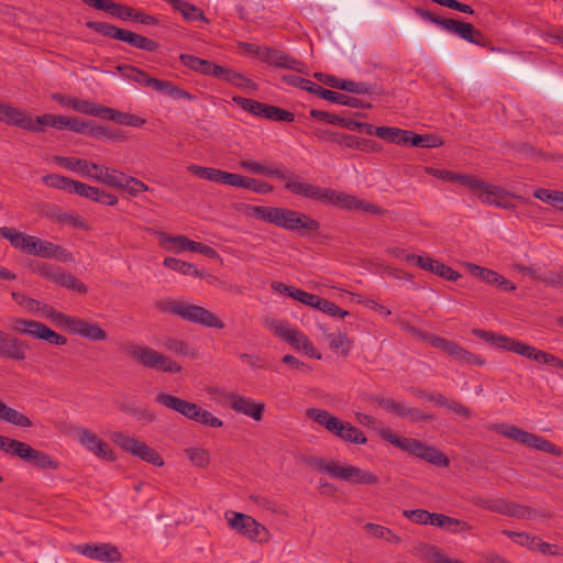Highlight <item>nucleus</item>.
<instances>
[{"label": "nucleus", "instance_id": "nucleus-61", "mask_svg": "<svg viewBox=\"0 0 563 563\" xmlns=\"http://www.w3.org/2000/svg\"><path fill=\"white\" fill-rule=\"evenodd\" d=\"M265 119L276 122H292L295 120V114L279 107L269 106Z\"/></svg>", "mask_w": 563, "mask_h": 563}, {"label": "nucleus", "instance_id": "nucleus-32", "mask_svg": "<svg viewBox=\"0 0 563 563\" xmlns=\"http://www.w3.org/2000/svg\"><path fill=\"white\" fill-rule=\"evenodd\" d=\"M124 76L142 86L151 87L152 89L162 92L167 85L166 80H161L151 77L148 74L133 66L125 67Z\"/></svg>", "mask_w": 563, "mask_h": 563}, {"label": "nucleus", "instance_id": "nucleus-42", "mask_svg": "<svg viewBox=\"0 0 563 563\" xmlns=\"http://www.w3.org/2000/svg\"><path fill=\"white\" fill-rule=\"evenodd\" d=\"M73 110L87 114L92 115L96 118L104 119L107 107L97 104L95 102H91L89 100H82V99H75V103L73 104Z\"/></svg>", "mask_w": 563, "mask_h": 563}, {"label": "nucleus", "instance_id": "nucleus-47", "mask_svg": "<svg viewBox=\"0 0 563 563\" xmlns=\"http://www.w3.org/2000/svg\"><path fill=\"white\" fill-rule=\"evenodd\" d=\"M533 196L537 199L563 211V191L539 188L534 191Z\"/></svg>", "mask_w": 563, "mask_h": 563}, {"label": "nucleus", "instance_id": "nucleus-9", "mask_svg": "<svg viewBox=\"0 0 563 563\" xmlns=\"http://www.w3.org/2000/svg\"><path fill=\"white\" fill-rule=\"evenodd\" d=\"M400 324L404 330L408 331L409 333H411L415 336H419L422 340L428 341L432 346L445 352L446 354H449L450 356H452L453 358H455L460 362H463V363H466L470 365H478V366H483L485 364L484 358L471 353L470 351L463 349L461 345H459L457 343H455L453 341H449L444 338H440V336H437L433 334L422 333L415 327L409 325L408 323H405V322H401Z\"/></svg>", "mask_w": 563, "mask_h": 563}, {"label": "nucleus", "instance_id": "nucleus-18", "mask_svg": "<svg viewBox=\"0 0 563 563\" xmlns=\"http://www.w3.org/2000/svg\"><path fill=\"white\" fill-rule=\"evenodd\" d=\"M57 130H68L91 137H97L101 134H106V130L102 125L97 124L93 121L81 120L73 117L58 115L57 117Z\"/></svg>", "mask_w": 563, "mask_h": 563}, {"label": "nucleus", "instance_id": "nucleus-41", "mask_svg": "<svg viewBox=\"0 0 563 563\" xmlns=\"http://www.w3.org/2000/svg\"><path fill=\"white\" fill-rule=\"evenodd\" d=\"M190 239L185 235H170L167 233L159 234V243L169 251L181 252L188 251L191 244Z\"/></svg>", "mask_w": 563, "mask_h": 563}, {"label": "nucleus", "instance_id": "nucleus-22", "mask_svg": "<svg viewBox=\"0 0 563 563\" xmlns=\"http://www.w3.org/2000/svg\"><path fill=\"white\" fill-rule=\"evenodd\" d=\"M25 347L21 340L0 330V357L23 361L26 358Z\"/></svg>", "mask_w": 563, "mask_h": 563}, {"label": "nucleus", "instance_id": "nucleus-16", "mask_svg": "<svg viewBox=\"0 0 563 563\" xmlns=\"http://www.w3.org/2000/svg\"><path fill=\"white\" fill-rule=\"evenodd\" d=\"M73 549L79 554L101 562L114 563L122 559L118 548L110 543H85L74 545Z\"/></svg>", "mask_w": 563, "mask_h": 563}, {"label": "nucleus", "instance_id": "nucleus-35", "mask_svg": "<svg viewBox=\"0 0 563 563\" xmlns=\"http://www.w3.org/2000/svg\"><path fill=\"white\" fill-rule=\"evenodd\" d=\"M103 120H110L119 124H124L129 126H142L145 124L146 120L129 112H121L117 109L107 107L106 117Z\"/></svg>", "mask_w": 563, "mask_h": 563}, {"label": "nucleus", "instance_id": "nucleus-36", "mask_svg": "<svg viewBox=\"0 0 563 563\" xmlns=\"http://www.w3.org/2000/svg\"><path fill=\"white\" fill-rule=\"evenodd\" d=\"M0 420L22 428H30L33 426L32 421L24 413L7 406L1 399Z\"/></svg>", "mask_w": 563, "mask_h": 563}, {"label": "nucleus", "instance_id": "nucleus-40", "mask_svg": "<svg viewBox=\"0 0 563 563\" xmlns=\"http://www.w3.org/2000/svg\"><path fill=\"white\" fill-rule=\"evenodd\" d=\"M190 463L199 468H207L211 463L209 450L202 446H189L184 450Z\"/></svg>", "mask_w": 563, "mask_h": 563}, {"label": "nucleus", "instance_id": "nucleus-56", "mask_svg": "<svg viewBox=\"0 0 563 563\" xmlns=\"http://www.w3.org/2000/svg\"><path fill=\"white\" fill-rule=\"evenodd\" d=\"M108 9H104V12L110 13L111 15L119 18L121 20H132L133 21V13L135 12V9L123 5L121 3L113 2L112 0H108L107 5Z\"/></svg>", "mask_w": 563, "mask_h": 563}, {"label": "nucleus", "instance_id": "nucleus-38", "mask_svg": "<svg viewBox=\"0 0 563 563\" xmlns=\"http://www.w3.org/2000/svg\"><path fill=\"white\" fill-rule=\"evenodd\" d=\"M164 266L168 269L179 272L185 276L196 277V278H205L202 272H199L192 264L184 262L181 260L175 257H166L164 260Z\"/></svg>", "mask_w": 563, "mask_h": 563}, {"label": "nucleus", "instance_id": "nucleus-27", "mask_svg": "<svg viewBox=\"0 0 563 563\" xmlns=\"http://www.w3.org/2000/svg\"><path fill=\"white\" fill-rule=\"evenodd\" d=\"M0 236L8 240L10 244L22 253L30 255L34 235L18 231L14 228H0Z\"/></svg>", "mask_w": 563, "mask_h": 563}, {"label": "nucleus", "instance_id": "nucleus-15", "mask_svg": "<svg viewBox=\"0 0 563 563\" xmlns=\"http://www.w3.org/2000/svg\"><path fill=\"white\" fill-rule=\"evenodd\" d=\"M75 437L79 444L96 457L109 462L117 460V455L110 444L89 428L82 426L76 427Z\"/></svg>", "mask_w": 563, "mask_h": 563}, {"label": "nucleus", "instance_id": "nucleus-46", "mask_svg": "<svg viewBox=\"0 0 563 563\" xmlns=\"http://www.w3.org/2000/svg\"><path fill=\"white\" fill-rule=\"evenodd\" d=\"M309 114L311 118H313L316 120H320V121H324V122H328L331 124L340 125V126L349 129V130H351V128H352L351 124H352L353 120L341 117V115L332 114L330 112L321 111V110H317V109H311Z\"/></svg>", "mask_w": 563, "mask_h": 563}, {"label": "nucleus", "instance_id": "nucleus-20", "mask_svg": "<svg viewBox=\"0 0 563 563\" xmlns=\"http://www.w3.org/2000/svg\"><path fill=\"white\" fill-rule=\"evenodd\" d=\"M30 255L43 258H55L60 262H70L74 260L73 254L65 247L37 236L33 238Z\"/></svg>", "mask_w": 563, "mask_h": 563}, {"label": "nucleus", "instance_id": "nucleus-33", "mask_svg": "<svg viewBox=\"0 0 563 563\" xmlns=\"http://www.w3.org/2000/svg\"><path fill=\"white\" fill-rule=\"evenodd\" d=\"M71 333L91 341H103L107 339L106 331L102 330L98 324L88 322L80 318H76Z\"/></svg>", "mask_w": 563, "mask_h": 563}, {"label": "nucleus", "instance_id": "nucleus-6", "mask_svg": "<svg viewBox=\"0 0 563 563\" xmlns=\"http://www.w3.org/2000/svg\"><path fill=\"white\" fill-rule=\"evenodd\" d=\"M312 466L319 472L328 473L333 478L343 479L351 484L375 485L378 483L377 475L354 465L341 464L332 460L314 459Z\"/></svg>", "mask_w": 563, "mask_h": 563}, {"label": "nucleus", "instance_id": "nucleus-54", "mask_svg": "<svg viewBox=\"0 0 563 563\" xmlns=\"http://www.w3.org/2000/svg\"><path fill=\"white\" fill-rule=\"evenodd\" d=\"M42 180L48 187L62 189L69 194H73V184L76 183L74 179L57 174L46 175Z\"/></svg>", "mask_w": 563, "mask_h": 563}, {"label": "nucleus", "instance_id": "nucleus-4", "mask_svg": "<svg viewBox=\"0 0 563 563\" xmlns=\"http://www.w3.org/2000/svg\"><path fill=\"white\" fill-rule=\"evenodd\" d=\"M307 417L323 427L327 431L344 442L365 444L367 438L362 430L347 421H343L324 409L311 408L307 410Z\"/></svg>", "mask_w": 563, "mask_h": 563}, {"label": "nucleus", "instance_id": "nucleus-58", "mask_svg": "<svg viewBox=\"0 0 563 563\" xmlns=\"http://www.w3.org/2000/svg\"><path fill=\"white\" fill-rule=\"evenodd\" d=\"M194 421L209 426L212 428H221L223 426L222 420L213 416L210 411L202 409L201 407H197V412L194 415Z\"/></svg>", "mask_w": 563, "mask_h": 563}, {"label": "nucleus", "instance_id": "nucleus-55", "mask_svg": "<svg viewBox=\"0 0 563 563\" xmlns=\"http://www.w3.org/2000/svg\"><path fill=\"white\" fill-rule=\"evenodd\" d=\"M375 401L379 407L386 411L394 413L398 417H405L407 412V405L400 401H396L393 398L377 397Z\"/></svg>", "mask_w": 563, "mask_h": 563}, {"label": "nucleus", "instance_id": "nucleus-52", "mask_svg": "<svg viewBox=\"0 0 563 563\" xmlns=\"http://www.w3.org/2000/svg\"><path fill=\"white\" fill-rule=\"evenodd\" d=\"M456 35L461 36L463 40L470 43L485 45L482 32L476 30L471 23L462 21L457 29Z\"/></svg>", "mask_w": 563, "mask_h": 563}, {"label": "nucleus", "instance_id": "nucleus-1", "mask_svg": "<svg viewBox=\"0 0 563 563\" xmlns=\"http://www.w3.org/2000/svg\"><path fill=\"white\" fill-rule=\"evenodd\" d=\"M285 188L295 195L340 207L345 210H361L374 214H384L386 212L383 208L352 195L331 188L314 186L305 181H290L285 184Z\"/></svg>", "mask_w": 563, "mask_h": 563}, {"label": "nucleus", "instance_id": "nucleus-23", "mask_svg": "<svg viewBox=\"0 0 563 563\" xmlns=\"http://www.w3.org/2000/svg\"><path fill=\"white\" fill-rule=\"evenodd\" d=\"M264 63L285 69H291L298 73H306V65L291 57L290 55L268 47L266 55L264 56Z\"/></svg>", "mask_w": 563, "mask_h": 563}, {"label": "nucleus", "instance_id": "nucleus-29", "mask_svg": "<svg viewBox=\"0 0 563 563\" xmlns=\"http://www.w3.org/2000/svg\"><path fill=\"white\" fill-rule=\"evenodd\" d=\"M53 159L59 166L66 169L78 173L82 177L93 179L95 169L92 166L95 163H89L88 161L81 158L66 156H54Z\"/></svg>", "mask_w": 563, "mask_h": 563}, {"label": "nucleus", "instance_id": "nucleus-43", "mask_svg": "<svg viewBox=\"0 0 563 563\" xmlns=\"http://www.w3.org/2000/svg\"><path fill=\"white\" fill-rule=\"evenodd\" d=\"M464 268L470 273V275L473 278H478L482 279L483 282H508V279H506L498 273L485 267H481L475 264L466 263L464 265Z\"/></svg>", "mask_w": 563, "mask_h": 563}, {"label": "nucleus", "instance_id": "nucleus-19", "mask_svg": "<svg viewBox=\"0 0 563 563\" xmlns=\"http://www.w3.org/2000/svg\"><path fill=\"white\" fill-rule=\"evenodd\" d=\"M292 209L287 208H278V207H265V206H254L253 207V216L262 221L267 223H272L276 227L288 230L291 221V217L294 216Z\"/></svg>", "mask_w": 563, "mask_h": 563}, {"label": "nucleus", "instance_id": "nucleus-14", "mask_svg": "<svg viewBox=\"0 0 563 563\" xmlns=\"http://www.w3.org/2000/svg\"><path fill=\"white\" fill-rule=\"evenodd\" d=\"M9 328L20 334L43 340L53 345L62 346L67 343L66 336L53 331L40 321L23 318H11L9 321Z\"/></svg>", "mask_w": 563, "mask_h": 563}, {"label": "nucleus", "instance_id": "nucleus-10", "mask_svg": "<svg viewBox=\"0 0 563 563\" xmlns=\"http://www.w3.org/2000/svg\"><path fill=\"white\" fill-rule=\"evenodd\" d=\"M282 80L288 85L299 87L302 90L309 91V92H311L324 100L333 102V103L347 106L351 108H365V107L369 108L371 107V104H365V102L358 98L325 89V88L319 86L318 84H316L309 79L299 77L297 75H284V76H282Z\"/></svg>", "mask_w": 563, "mask_h": 563}, {"label": "nucleus", "instance_id": "nucleus-48", "mask_svg": "<svg viewBox=\"0 0 563 563\" xmlns=\"http://www.w3.org/2000/svg\"><path fill=\"white\" fill-rule=\"evenodd\" d=\"M409 145L421 148H433L443 145V141L441 140V137L434 134L422 135L411 132Z\"/></svg>", "mask_w": 563, "mask_h": 563}, {"label": "nucleus", "instance_id": "nucleus-25", "mask_svg": "<svg viewBox=\"0 0 563 563\" xmlns=\"http://www.w3.org/2000/svg\"><path fill=\"white\" fill-rule=\"evenodd\" d=\"M473 333L476 336L484 339L485 341L496 345L500 350L509 351V352H512L516 354L518 353L519 347L522 342V341L509 338L504 334H497V333H494L490 331H484V330H479V329L473 330Z\"/></svg>", "mask_w": 563, "mask_h": 563}, {"label": "nucleus", "instance_id": "nucleus-51", "mask_svg": "<svg viewBox=\"0 0 563 563\" xmlns=\"http://www.w3.org/2000/svg\"><path fill=\"white\" fill-rule=\"evenodd\" d=\"M188 170L194 175L198 176L202 179H208L210 181L222 184L224 170L211 168V167H202L198 165H190Z\"/></svg>", "mask_w": 563, "mask_h": 563}, {"label": "nucleus", "instance_id": "nucleus-60", "mask_svg": "<svg viewBox=\"0 0 563 563\" xmlns=\"http://www.w3.org/2000/svg\"><path fill=\"white\" fill-rule=\"evenodd\" d=\"M26 443L1 435L0 434V449L7 453L21 456L22 451Z\"/></svg>", "mask_w": 563, "mask_h": 563}, {"label": "nucleus", "instance_id": "nucleus-57", "mask_svg": "<svg viewBox=\"0 0 563 563\" xmlns=\"http://www.w3.org/2000/svg\"><path fill=\"white\" fill-rule=\"evenodd\" d=\"M329 345L335 352H340L343 356H346L350 351V341L343 333H331L328 334Z\"/></svg>", "mask_w": 563, "mask_h": 563}, {"label": "nucleus", "instance_id": "nucleus-49", "mask_svg": "<svg viewBox=\"0 0 563 563\" xmlns=\"http://www.w3.org/2000/svg\"><path fill=\"white\" fill-rule=\"evenodd\" d=\"M110 439L113 443L120 446L124 452L133 455L136 446L140 443V440L136 438L130 437L121 431H113L110 433Z\"/></svg>", "mask_w": 563, "mask_h": 563}, {"label": "nucleus", "instance_id": "nucleus-2", "mask_svg": "<svg viewBox=\"0 0 563 563\" xmlns=\"http://www.w3.org/2000/svg\"><path fill=\"white\" fill-rule=\"evenodd\" d=\"M430 173L443 180L459 183L463 187L467 188L484 203L494 205L503 209H511L514 207L507 192L499 186L490 185L471 175L456 174L449 170L430 169Z\"/></svg>", "mask_w": 563, "mask_h": 563}, {"label": "nucleus", "instance_id": "nucleus-53", "mask_svg": "<svg viewBox=\"0 0 563 563\" xmlns=\"http://www.w3.org/2000/svg\"><path fill=\"white\" fill-rule=\"evenodd\" d=\"M283 288L284 291L288 292L294 299L314 308L319 296L309 294L307 291L290 287L286 284H277V289Z\"/></svg>", "mask_w": 563, "mask_h": 563}, {"label": "nucleus", "instance_id": "nucleus-39", "mask_svg": "<svg viewBox=\"0 0 563 563\" xmlns=\"http://www.w3.org/2000/svg\"><path fill=\"white\" fill-rule=\"evenodd\" d=\"M232 100L244 111H246L255 117H258V118H264V119L266 118V112L268 110L269 104L260 102L254 99H247L244 97H240V96L233 97Z\"/></svg>", "mask_w": 563, "mask_h": 563}, {"label": "nucleus", "instance_id": "nucleus-13", "mask_svg": "<svg viewBox=\"0 0 563 563\" xmlns=\"http://www.w3.org/2000/svg\"><path fill=\"white\" fill-rule=\"evenodd\" d=\"M128 353L144 367L169 374L181 372V366L176 361L150 346L132 345Z\"/></svg>", "mask_w": 563, "mask_h": 563}, {"label": "nucleus", "instance_id": "nucleus-17", "mask_svg": "<svg viewBox=\"0 0 563 563\" xmlns=\"http://www.w3.org/2000/svg\"><path fill=\"white\" fill-rule=\"evenodd\" d=\"M230 408L238 413L245 415L255 421H261L265 410L264 402H256L250 397L239 395L236 393H228L224 395Z\"/></svg>", "mask_w": 563, "mask_h": 563}, {"label": "nucleus", "instance_id": "nucleus-11", "mask_svg": "<svg viewBox=\"0 0 563 563\" xmlns=\"http://www.w3.org/2000/svg\"><path fill=\"white\" fill-rule=\"evenodd\" d=\"M86 26L103 36L128 43L139 49L146 52H155L158 49V44L155 41L106 22L88 21Z\"/></svg>", "mask_w": 563, "mask_h": 563}, {"label": "nucleus", "instance_id": "nucleus-7", "mask_svg": "<svg viewBox=\"0 0 563 563\" xmlns=\"http://www.w3.org/2000/svg\"><path fill=\"white\" fill-rule=\"evenodd\" d=\"M263 324L274 335L286 341L292 349L302 350L310 357L317 360L321 358L320 353H318L309 338L288 322L273 317H266Z\"/></svg>", "mask_w": 563, "mask_h": 563}, {"label": "nucleus", "instance_id": "nucleus-64", "mask_svg": "<svg viewBox=\"0 0 563 563\" xmlns=\"http://www.w3.org/2000/svg\"><path fill=\"white\" fill-rule=\"evenodd\" d=\"M184 399L161 393L156 396V402L179 413Z\"/></svg>", "mask_w": 563, "mask_h": 563}, {"label": "nucleus", "instance_id": "nucleus-34", "mask_svg": "<svg viewBox=\"0 0 563 563\" xmlns=\"http://www.w3.org/2000/svg\"><path fill=\"white\" fill-rule=\"evenodd\" d=\"M517 354L526 358L533 360L540 364H545L550 366H554L558 358L555 355L538 350L534 346L529 345L525 342H521V345Z\"/></svg>", "mask_w": 563, "mask_h": 563}, {"label": "nucleus", "instance_id": "nucleus-5", "mask_svg": "<svg viewBox=\"0 0 563 563\" xmlns=\"http://www.w3.org/2000/svg\"><path fill=\"white\" fill-rule=\"evenodd\" d=\"M159 309L164 312L178 316L187 321L214 329H223L224 323L203 307L187 301L168 299L159 302Z\"/></svg>", "mask_w": 563, "mask_h": 563}, {"label": "nucleus", "instance_id": "nucleus-28", "mask_svg": "<svg viewBox=\"0 0 563 563\" xmlns=\"http://www.w3.org/2000/svg\"><path fill=\"white\" fill-rule=\"evenodd\" d=\"M95 175L93 179L100 181L107 186L122 189L123 183L126 179L124 173L117 169H110L107 166L93 164Z\"/></svg>", "mask_w": 563, "mask_h": 563}, {"label": "nucleus", "instance_id": "nucleus-45", "mask_svg": "<svg viewBox=\"0 0 563 563\" xmlns=\"http://www.w3.org/2000/svg\"><path fill=\"white\" fill-rule=\"evenodd\" d=\"M427 265L428 272H431L443 279L456 282L459 278L462 277V275L459 272L454 271L450 266L439 261L431 258L430 262H427Z\"/></svg>", "mask_w": 563, "mask_h": 563}, {"label": "nucleus", "instance_id": "nucleus-12", "mask_svg": "<svg viewBox=\"0 0 563 563\" xmlns=\"http://www.w3.org/2000/svg\"><path fill=\"white\" fill-rule=\"evenodd\" d=\"M224 517L230 529L236 531L249 540L258 543H266L269 541L271 533L267 528L253 517L233 510H228L224 514Z\"/></svg>", "mask_w": 563, "mask_h": 563}, {"label": "nucleus", "instance_id": "nucleus-31", "mask_svg": "<svg viewBox=\"0 0 563 563\" xmlns=\"http://www.w3.org/2000/svg\"><path fill=\"white\" fill-rule=\"evenodd\" d=\"M163 346L177 356L188 357L190 360H197L200 357V352L198 349L177 338H165L163 340Z\"/></svg>", "mask_w": 563, "mask_h": 563}, {"label": "nucleus", "instance_id": "nucleus-3", "mask_svg": "<svg viewBox=\"0 0 563 563\" xmlns=\"http://www.w3.org/2000/svg\"><path fill=\"white\" fill-rule=\"evenodd\" d=\"M378 434L383 440L389 442L396 448L433 465L445 467L450 463L448 456L444 453L433 446L427 445L420 440L400 437L393 432L390 429H382L379 430Z\"/></svg>", "mask_w": 563, "mask_h": 563}, {"label": "nucleus", "instance_id": "nucleus-30", "mask_svg": "<svg viewBox=\"0 0 563 563\" xmlns=\"http://www.w3.org/2000/svg\"><path fill=\"white\" fill-rule=\"evenodd\" d=\"M240 165L242 168L247 169L254 174L273 176L280 180H287L286 184L290 181H300L299 178L294 179L289 170H282L279 168L267 167L257 162L242 161Z\"/></svg>", "mask_w": 563, "mask_h": 563}, {"label": "nucleus", "instance_id": "nucleus-24", "mask_svg": "<svg viewBox=\"0 0 563 563\" xmlns=\"http://www.w3.org/2000/svg\"><path fill=\"white\" fill-rule=\"evenodd\" d=\"M20 457L41 470L54 471L59 467V463L56 460H54L51 455L43 451L33 449L27 443L25 444Z\"/></svg>", "mask_w": 563, "mask_h": 563}, {"label": "nucleus", "instance_id": "nucleus-37", "mask_svg": "<svg viewBox=\"0 0 563 563\" xmlns=\"http://www.w3.org/2000/svg\"><path fill=\"white\" fill-rule=\"evenodd\" d=\"M168 2L175 10L179 11L183 18L187 21H197L201 20L207 22L203 12L194 4H190L184 0H165Z\"/></svg>", "mask_w": 563, "mask_h": 563}, {"label": "nucleus", "instance_id": "nucleus-8", "mask_svg": "<svg viewBox=\"0 0 563 563\" xmlns=\"http://www.w3.org/2000/svg\"><path fill=\"white\" fill-rule=\"evenodd\" d=\"M488 429L490 431L503 434L504 437L514 440L522 445L552 454L554 456H560L562 453L561 449L556 446L554 443L550 442L549 440L537 434L527 432L514 424L494 423L490 424Z\"/></svg>", "mask_w": 563, "mask_h": 563}, {"label": "nucleus", "instance_id": "nucleus-26", "mask_svg": "<svg viewBox=\"0 0 563 563\" xmlns=\"http://www.w3.org/2000/svg\"><path fill=\"white\" fill-rule=\"evenodd\" d=\"M320 229L319 221L314 220L306 213L294 211L288 231L296 232L300 236H308L317 233Z\"/></svg>", "mask_w": 563, "mask_h": 563}, {"label": "nucleus", "instance_id": "nucleus-44", "mask_svg": "<svg viewBox=\"0 0 563 563\" xmlns=\"http://www.w3.org/2000/svg\"><path fill=\"white\" fill-rule=\"evenodd\" d=\"M364 530L375 539L385 540L394 544L400 542V538L385 526L368 522L364 526Z\"/></svg>", "mask_w": 563, "mask_h": 563}, {"label": "nucleus", "instance_id": "nucleus-63", "mask_svg": "<svg viewBox=\"0 0 563 563\" xmlns=\"http://www.w3.org/2000/svg\"><path fill=\"white\" fill-rule=\"evenodd\" d=\"M122 189L135 197L140 192L147 191L148 186L133 176H126Z\"/></svg>", "mask_w": 563, "mask_h": 563}, {"label": "nucleus", "instance_id": "nucleus-59", "mask_svg": "<svg viewBox=\"0 0 563 563\" xmlns=\"http://www.w3.org/2000/svg\"><path fill=\"white\" fill-rule=\"evenodd\" d=\"M314 308L332 317L344 318L345 316L349 314L346 310H342L332 301L321 297H319V299L317 300Z\"/></svg>", "mask_w": 563, "mask_h": 563}, {"label": "nucleus", "instance_id": "nucleus-50", "mask_svg": "<svg viewBox=\"0 0 563 563\" xmlns=\"http://www.w3.org/2000/svg\"><path fill=\"white\" fill-rule=\"evenodd\" d=\"M133 456H137L155 466H162L164 464L163 457L143 441H140Z\"/></svg>", "mask_w": 563, "mask_h": 563}, {"label": "nucleus", "instance_id": "nucleus-21", "mask_svg": "<svg viewBox=\"0 0 563 563\" xmlns=\"http://www.w3.org/2000/svg\"><path fill=\"white\" fill-rule=\"evenodd\" d=\"M0 121L27 131H35L37 129L34 119L25 111L5 103H1L0 106Z\"/></svg>", "mask_w": 563, "mask_h": 563}, {"label": "nucleus", "instance_id": "nucleus-62", "mask_svg": "<svg viewBox=\"0 0 563 563\" xmlns=\"http://www.w3.org/2000/svg\"><path fill=\"white\" fill-rule=\"evenodd\" d=\"M41 274L43 277L52 278L53 282H76L71 275L65 274L59 267L44 265L41 268Z\"/></svg>", "mask_w": 563, "mask_h": 563}]
</instances>
